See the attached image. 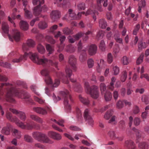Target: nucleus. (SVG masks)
Returning a JSON list of instances; mask_svg holds the SVG:
<instances>
[{
	"mask_svg": "<svg viewBox=\"0 0 149 149\" xmlns=\"http://www.w3.org/2000/svg\"><path fill=\"white\" fill-rule=\"evenodd\" d=\"M17 53L16 52L13 51L10 53L9 57L14 56L15 58L12 60L13 63H18L22 61L26 60L28 56H29L32 61L34 63L42 65L43 66H49L50 65L57 68L58 62L55 60L52 61L43 57L41 58H39L36 53H33L31 52L27 53L25 52L24 55H20L16 56Z\"/></svg>",
	"mask_w": 149,
	"mask_h": 149,
	"instance_id": "nucleus-1",
	"label": "nucleus"
},
{
	"mask_svg": "<svg viewBox=\"0 0 149 149\" xmlns=\"http://www.w3.org/2000/svg\"><path fill=\"white\" fill-rule=\"evenodd\" d=\"M49 71L46 68L43 69L41 72V74L45 77V80L46 84L51 85L52 88L49 89L48 87H46L45 88V93L49 96H50L52 95V91L54 90V87H56L59 84L60 81L59 79H56L55 80V82L53 84L52 80L49 74Z\"/></svg>",
	"mask_w": 149,
	"mask_h": 149,
	"instance_id": "nucleus-2",
	"label": "nucleus"
},
{
	"mask_svg": "<svg viewBox=\"0 0 149 149\" xmlns=\"http://www.w3.org/2000/svg\"><path fill=\"white\" fill-rule=\"evenodd\" d=\"M2 29L5 33L7 34L10 41H13V39L16 41H19L20 40L21 35L18 30L16 29L13 30V36L8 34L9 26L7 23L5 22H3L2 23Z\"/></svg>",
	"mask_w": 149,
	"mask_h": 149,
	"instance_id": "nucleus-3",
	"label": "nucleus"
},
{
	"mask_svg": "<svg viewBox=\"0 0 149 149\" xmlns=\"http://www.w3.org/2000/svg\"><path fill=\"white\" fill-rule=\"evenodd\" d=\"M84 85L85 91L87 94L95 99L98 97L99 93L97 86L94 85L90 87L88 82L86 80L84 81Z\"/></svg>",
	"mask_w": 149,
	"mask_h": 149,
	"instance_id": "nucleus-4",
	"label": "nucleus"
},
{
	"mask_svg": "<svg viewBox=\"0 0 149 149\" xmlns=\"http://www.w3.org/2000/svg\"><path fill=\"white\" fill-rule=\"evenodd\" d=\"M61 95L63 97L64 100V103L65 108L69 112L71 109V107L70 103L72 102L73 99L71 97L69 92L67 90H65L60 92Z\"/></svg>",
	"mask_w": 149,
	"mask_h": 149,
	"instance_id": "nucleus-5",
	"label": "nucleus"
},
{
	"mask_svg": "<svg viewBox=\"0 0 149 149\" xmlns=\"http://www.w3.org/2000/svg\"><path fill=\"white\" fill-rule=\"evenodd\" d=\"M32 136L35 139L40 142L50 144L53 143L45 134L40 132H34L32 133Z\"/></svg>",
	"mask_w": 149,
	"mask_h": 149,
	"instance_id": "nucleus-6",
	"label": "nucleus"
},
{
	"mask_svg": "<svg viewBox=\"0 0 149 149\" xmlns=\"http://www.w3.org/2000/svg\"><path fill=\"white\" fill-rule=\"evenodd\" d=\"M44 0H33L32 3L34 5L39 4V5L35 7L33 10L34 15L36 16H38L40 14L41 11L45 12L47 8L45 6H42L44 3Z\"/></svg>",
	"mask_w": 149,
	"mask_h": 149,
	"instance_id": "nucleus-7",
	"label": "nucleus"
},
{
	"mask_svg": "<svg viewBox=\"0 0 149 149\" xmlns=\"http://www.w3.org/2000/svg\"><path fill=\"white\" fill-rule=\"evenodd\" d=\"M65 72L66 74L65 76L64 74L61 72L57 73V75L58 77L61 79H62V77H65V78H67V79H63V82L65 84H68L69 82L68 78H70L72 74V71L70 68L67 67L65 70Z\"/></svg>",
	"mask_w": 149,
	"mask_h": 149,
	"instance_id": "nucleus-8",
	"label": "nucleus"
},
{
	"mask_svg": "<svg viewBox=\"0 0 149 149\" xmlns=\"http://www.w3.org/2000/svg\"><path fill=\"white\" fill-rule=\"evenodd\" d=\"M33 110L36 113L42 115L47 114L48 112H51V110L49 107L46 106L44 108L35 107L33 108Z\"/></svg>",
	"mask_w": 149,
	"mask_h": 149,
	"instance_id": "nucleus-9",
	"label": "nucleus"
},
{
	"mask_svg": "<svg viewBox=\"0 0 149 149\" xmlns=\"http://www.w3.org/2000/svg\"><path fill=\"white\" fill-rule=\"evenodd\" d=\"M82 48L81 40L79 41L78 44V49L80 54L79 59L81 62H83L86 59V51L85 49L81 50Z\"/></svg>",
	"mask_w": 149,
	"mask_h": 149,
	"instance_id": "nucleus-10",
	"label": "nucleus"
},
{
	"mask_svg": "<svg viewBox=\"0 0 149 149\" xmlns=\"http://www.w3.org/2000/svg\"><path fill=\"white\" fill-rule=\"evenodd\" d=\"M84 117L86 124L91 126H93L94 124V121L90 115L89 111L88 109L85 110Z\"/></svg>",
	"mask_w": 149,
	"mask_h": 149,
	"instance_id": "nucleus-11",
	"label": "nucleus"
},
{
	"mask_svg": "<svg viewBox=\"0 0 149 149\" xmlns=\"http://www.w3.org/2000/svg\"><path fill=\"white\" fill-rule=\"evenodd\" d=\"M10 111L16 115L21 120L23 121H24L26 120V117L24 112L12 108L10 109Z\"/></svg>",
	"mask_w": 149,
	"mask_h": 149,
	"instance_id": "nucleus-12",
	"label": "nucleus"
},
{
	"mask_svg": "<svg viewBox=\"0 0 149 149\" xmlns=\"http://www.w3.org/2000/svg\"><path fill=\"white\" fill-rule=\"evenodd\" d=\"M76 14L75 13L73 10L69 9L67 13L64 17V19H69L71 20H77Z\"/></svg>",
	"mask_w": 149,
	"mask_h": 149,
	"instance_id": "nucleus-13",
	"label": "nucleus"
},
{
	"mask_svg": "<svg viewBox=\"0 0 149 149\" xmlns=\"http://www.w3.org/2000/svg\"><path fill=\"white\" fill-rule=\"evenodd\" d=\"M35 45L34 42L31 39L28 40L26 44L24 43L22 45V49L24 51H27L30 47H33Z\"/></svg>",
	"mask_w": 149,
	"mask_h": 149,
	"instance_id": "nucleus-14",
	"label": "nucleus"
},
{
	"mask_svg": "<svg viewBox=\"0 0 149 149\" xmlns=\"http://www.w3.org/2000/svg\"><path fill=\"white\" fill-rule=\"evenodd\" d=\"M68 63L72 67L73 70L76 71L77 67L76 66V59L73 55H70L69 58Z\"/></svg>",
	"mask_w": 149,
	"mask_h": 149,
	"instance_id": "nucleus-15",
	"label": "nucleus"
},
{
	"mask_svg": "<svg viewBox=\"0 0 149 149\" xmlns=\"http://www.w3.org/2000/svg\"><path fill=\"white\" fill-rule=\"evenodd\" d=\"M48 135L51 138L56 140H59L61 139V136L60 134L54 132H49Z\"/></svg>",
	"mask_w": 149,
	"mask_h": 149,
	"instance_id": "nucleus-16",
	"label": "nucleus"
},
{
	"mask_svg": "<svg viewBox=\"0 0 149 149\" xmlns=\"http://www.w3.org/2000/svg\"><path fill=\"white\" fill-rule=\"evenodd\" d=\"M60 17V12L58 10H53L51 14V18L54 21L59 18Z\"/></svg>",
	"mask_w": 149,
	"mask_h": 149,
	"instance_id": "nucleus-17",
	"label": "nucleus"
},
{
	"mask_svg": "<svg viewBox=\"0 0 149 149\" xmlns=\"http://www.w3.org/2000/svg\"><path fill=\"white\" fill-rule=\"evenodd\" d=\"M124 146L127 149H131L135 146L133 141L131 140H128L125 141Z\"/></svg>",
	"mask_w": 149,
	"mask_h": 149,
	"instance_id": "nucleus-18",
	"label": "nucleus"
},
{
	"mask_svg": "<svg viewBox=\"0 0 149 149\" xmlns=\"http://www.w3.org/2000/svg\"><path fill=\"white\" fill-rule=\"evenodd\" d=\"M11 125L10 123L7 124L6 126L3 127L1 130L2 134L6 135H8L10 133V129Z\"/></svg>",
	"mask_w": 149,
	"mask_h": 149,
	"instance_id": "nucleus-19",
	"label": "nucleus"
},
{
	"mask_svg": "<svg viewBox=\"0 0 149 149\" xmlns=\"http://www.w3.org/2000/svg\"><path fill=\"white\" fill-rule=\"evenodd\" d=\"M97 47L94 44L90 45L88 48V53L90 55H93L95 54L97 52Z\"/></svg>",
	"mask_w": 149,
	"mask_h": 149,
	"instance_id": "nucleus-20",
	"label": "nucleus"
},
{
	"mask_svg": "<svg viewBox=\"0 0 149 149\" xmlns=\"http://www.w3.org/2000/svg\"><path fill=\"white\" fill-rule=\"evenodd\" d=\"M107 0H98L97 1V6L96 8L97 10L101 11L102 9H101V3L103 4V6L104 7L107 6Z\"/></svg>",
	"mask_w": 149,
	"mask_h": 149,
	"instance_id": "nucleus-21",
	"label": "nucleus"
},
{
	"mask_svg": "<svg viewBox=\"0 0 149 149\" xmlns=\"http://www.w3.org/2000/svg\"><path fill=\"white\" fill-rule=\"evenodd\" d=\"M19 26L20 29L26 31L29 29V24L25 21H21L19 23Z\"/></svg>",
	"mask_w": 149,
	"mask_h": 149,
	"instance_id": "nucleus-22",
	"label": "nucleus"
},
{
	"mask_svg": "<svg viewBox=\"0 0 149 149\" xmlns=\"http://www.w3.org/2000/svg\"><path fill=\"white\" fill-rule=\"evenodd\" d=\"M30 118L32 120L38 122L42 124L43 123V120L42 119L36 115L31 114L30 116Z\"/></svg>",
	"mask_w": 149,
	"mask_h": 149,
	"instance_id": "nucleus-23",
	"label": "nucleus"
},
{
	"mask_svg": "<svg viewBox=\"0 0 149 149\" xmlns=\"http://www.w3.org/2000/svg\"><path fill=\"white\" fill-rule=\"evenodd\" d=\"M116 80V79L114 77H113L111 78V81L107 86V88L109 90L112 91L113 90L114 88V83Z\"/></svg>",
	"mask_w": 149,
	"mask_h": 149,
	"instance_id": "nucleus-24",
	"label": "nucleus"
},
{
	"mask_svg": "<svg viewBox=\"0 0 149 149\" xmlns=\"http://www.w3.org/2000/svg\"><path fill=\"white\" fill-rule=\"evenodd\" d=\"M14 122L18 126L21 128L23 129L26 128V125L24 124V123L22 122L17 118H16Z\"/></svg>",
	"mask_w": 149,
	"mask_h": 149,
	"instance_id": "nucleus-25",
	"label": "nucleus"
},
{
	"mask_svg": "<svg viewBox=\"0 0 149 149\" xmlns=\"http://www.w3.org/2000/svg\"><path fill=\"white\" fill-rule=\"evenodd\" d=\"M6 117L9 120L13 122H14L16 120V118H17L16 116H13L12 114L8 111L6 113Z\"/></svg>",
	"mask_w": 149,
	"mask_h": 149,
	"instance_id": "nucleus-26",
	"label": "nucleus"
},
{
	"mask_svg": "<svg viewBox=\"0 0 149 149\" xmlns=\"http://www.w3.org/2000/svg\"><path fill=\"white\" fill-rule=\"evenodd\" d=\"M79 97L80 101L84 104L86 105L89 104L90 101L88 98H84L81 95H79Z\"/></svg>",
	"mask_w": 149,
	"mask_h": 149,
	"instance_id": "nucleus-27",
	"label": "nucleus"
},
{
	"mask_svg": "<svg viewBox=\"0 0 149 149\" xmlns=\"http://www.w3.org/2000/svg\"><path fill=\"white\" fill-rule=\"evenodd\" d=\"M25 12L24 15L26 18L30 19L33 17V15L31 12L26 9V8H24Z\"/></svg>",
	"mask_w": 149,
	"mask_h": 149,
	"instance_id": "nucleus-28",
	"label": "nucleus"
},
{
	"mask_svg": "<svg viewBox=\"0 0 149 149\" xmlns=\"http://www.w3.org/2000/svg\"><path fill=\"white\" fill-rule=\"evenodd\" d=\"M13 135L17 139H20L21 136V132L17 129H14L13 130Z\"/></svg>",
	"mask_w": 149,
	"mask_h": 149,
	"instance_id": "nucleus-29",
	"label": "nucleus"
},
{
	"mask_svg": "<svg viewBox=\"0 0 149 149\" xmlns=\"http://www.w3.org/2000/svg\"><path fill=\"white\" fill-rule=\"evenodd\" d=\"M99 26L102 29H105L107 26V23L104 19H100L99 21Z\"/></svg>",
	"mask_w": 149,
	"mask_h": 149,
	"instance_id": "nucleus-30",
	"label": "nucleus"
},
{
	"mask_svg": "<svg viewBox=\"0 0 149 149\" xmlns=\"http://www.w3.org/2000/svg\"><path fill=\"white\" fill-rule=\"evenodd\" d=\"M104 97L106 101H109L111 100L112 98L111 93L109 91H107L104 94Z\"/></svg>",
	"mask_w": 149,
	"mask_h": 149,
	"instance_id": "nucleus-31",
	"label": "nucleus"
},
{
	"mask_svg": "<svg viewBox=\"0 0 149 149\" xmlns=\"http://www.w3.org/2000/svg\"><path fill=\"white\" fill-rule=\"evenodd\" d=\"M82 88L79 83H76L75 84L74 86V90L75 91L80 93L82 91Z\"/></svg>",
	"mask_w": 149,
	"mask_h": 149,
	"instance_id": "nucleus-32",
	"label": "nucleus"
},
{
	"mask_svg": "<svg viewBox=\"0 0 149 149\" xmlns=\"http://www.w3.org/2000/svg\"><path fill=\"white\" fill-rule=\"evenodd\" d=\"M65 37L64 36H62L60 37V40L61 42V45L59 46V48L60 51H62L64 48V46L63 45L62 43L65 40Z\"/></svg>",
	"mask_w": 149,
	"mask_h": 149,
	"instance_id": "nucleus-33",
	"label": "nucleus"
},
{
	"mask_svg": "<svg viewBox=\"0 0 149 149\" xmlns=\"http://www.w3.org/2000/svg\"><path fill=\"white\" fill-rule=\"evenodd\" d=\"M76 112L77 114V117L79 121L81 122L83 120L82 114L80 109L79 108L76 109Z\"/></svg>",
	"mask_w": 149,
	"mask_h": 149,
	"instance_id": "nucleus-34",
	"label": "nucleus"
},
{
	"mask_svg": "<svg viewBox=\"0 0 149 149\" xmlns=\"http://www.w3.org/2000/svg\"><path fill=\"white\" fill-rule=\"evenodd\" d=\"M34 99L35 101L37 102L40 104H44L45 103V100H44L36 96H34Z\"/></svg>",
	"mask_w": 149,
	"mask_h": 149,
	"instance_id": "nucleus-35",
	"label": "nucleus"
},
{
	"mask_svg": "<svg viewBox=\"0 0 149 149\" xmlns=\"http://www.w3.org/2000/svg\"><path fill=\"white\" fill-rule=\"evenodd\" d=\"M113 111L111 109L108 111L104 116V118L106 120H108L112 116L113 114Z\"/></svg>",
	"mask_w": 149,
	"mask_h": 149,
	"instance_id": "nucleus-36",
	"label": "nucleus"
},
{
	"mask_svg": "<svg viewBox=\"0 0 149 149\" xmlns=\"http://www.w3.org/2000/svg\"><path fill=\"white\" fill-rule=\"evenodd\" d=\"M24 141L27 142L31 143L33 141V139L32 137L27 134L24 135Z\"/></svg>",
	"mask_w": 149,
	"mask_h": 149,
	"instance_id": "nucleus-37",
	"label": "nucleus"
},
{
	"mask_svg": "<svg viewBox=\"0 0 149 149\" xmlns=\"http://www.w3.org/2000/svg\"><path fill=\"white\" fill-rule=\"evenodd\" d=\"M100 88L101 94H104L106 90V86L105 84L103 83H101L100 85Z\"/></svg>",
	"mask_w": 149,
	"mask_h": 149,
	"instance_id": "nucleus-38",
	"label": "nucleus"
},
{
	"mask_svg": "<svg viewBox=\"0 0 149 149\" xmlns=\"http://www.w3.org/2000/svg\"><path fill=\"white\" fill-rule=\"evenodd\" d=\"M38 26L39 28L40 29H44L47 27V25L45 22L41 21L38 24Z\"/></svg>",
	"mask_w": 149,
	"mask_h": 149,
	"instance_id": "nucleus-39",
	"label": "nucleus"
},
{
	"mask_svg": "<svg viewBox=\"0 0 149 149\" xmlns=\"http://www.w3.org/2000/svg\"><path fill=\"white\" fill-rule=\"evenodd\" d=\"M0 65L6 68H11V64L8 62H4L2 61H0Z\"/></svg>",
	"mask_w": 149,
	"mask_h": 149,
	"instance_id": "nucleus-40",
	"label": "nucleus"
},
{
	"mask_svg": "<svg viewBox=\"0 0 149 149\" xmlns=\"http://www.w3.org/2000/svg\"><path fill=\"white\" fill-rule=\"evenodd\" d=\"M104 36V33L102 30H100L97 32L96 36V38L97 40H100L102 39Z\"/></svg>",
	"mask_w": 149,
	"mask_h": 149,
	"instance_id": "nucleus-41",
	"label": "nucleus"
},
{
	"mask_svg": "<svg viewBox=\"0 0 149 149\" xmlns=\"http://www.w3.org/2000/svg\"><path fill=\"white\" fill-rule=\"evenodd\" d=\"M121 62L123 65H127L129 63V58L126 56H123L121 59Z\"/></svg>",
	"mask_w": 149,
	"mask_h": 149,
	"instance_id": "nucleus-42",
	"label": "nucleus"
},
{
	"mask_svg": "<svg viewBox=\"0 0 149 149\" xmlns=\"http://www.w3.org/2000/svg\"><path fill=\"white\" fill-rule=\"evenodd\" d=\"M84 35V33L81 32H80L77 33L75 35L73 36V37L75 39V40L76 41L79 40Z\"/></svg>",
	"mask_w": 149,
	"mask_h": 149,
	"instance_id": "nucleus-43",
	"label": "nucleus"
},
{
	"mask_svg": "<svg viewBox=\"0 0 149 149\" xmlns=\"http://www.w3.org/2000/svg\"><path fill=\"white\" fill-rule=\"evenodd\" d=\"M139 147L141 149H148V146L147 143L145 142H142L140 143Z\"/></svg>",
	"mask_w": 149,
	"mask_h": 149,
	"instance_id": "nucleus-44",
	"label": "nucleus"
},
{
	"mask_svg": "<svg viewBox=\"0 0 149 149\" xmlns=\"http://www.w3.org/2000/svg\"><path fill=\"white\" fill-rule=\"evenodd\" d=\"M46 49L49 54H52L54 51L53 47L49 44L46 45Z\"/></svg>",
	"mask_w": 149,
	"mask_h": 149,
	"instance_id": "nucleus-45",
	"label": "nucleus"
},
{
	"mask_svg": "<svg viewBox=\"0 0 149 149\" xmlns=\"http://www.w3.org/2000/svg\"><path fill=\"white\" fill-rule=\"evenodd\" d=\"M37 49L38 52L41 54L44 53L45 51L44 47L40 44H39L38 45Z\"/></svg>",
	"mask_w": 149,
	"mask_h": 149,
	"instance_id": "nucleus-46",
	"label": "nucleus"
},
{
	"mask_svg": "<svg viewBox=\"0 0 149 149\" xmlns=\"http://www.w3.org/2000/svg\"><path fill=\"white\" fill-rule=\"evenodd\" d=\"M65 50L66 52L69 53H72L74 51V47L71 45H67L66 47Z\"/></svg>",
	"mask_w": 149,
	"mask_h": 149,
	"instance_id": "nucleus-47",
	"label": "nucleus"
},
{
	"mask_svg": "<svg viewBox=\"0 0 149 149\" xmlns=\"http://www.w3.org/2000/svg\"><path fill=\"white\" fill-rule=\"evenodd\" d=\"M98 14V12L95 10H91L90 9H88L85 13V15L87 16L90 14Z\"/></svg>",
	"mask_w": 149,
	"mask_h": 149,
	"instance_id": "nucleus-48",
	"label": "nucleus"
},
{
	"mask_svg": "<svg viewBox=\"0 0 149 149\" xmlns=\"http://www.w3.org/2000/svg\"><path fill=\"white\" fill-rule=\"evenodd\" d=\"M132 130L136 133V135L137 138L139 139L141 137V132L140 130H139L134 127L133 128Z\"/></svg>",
	"mask_w": 149,
	"mask_h": 149,
	"instance_id": "nucleus-49",
	"label": "nucleus"
},
{
	"mask_svg": "<svg viewBox=\"0 0 149 149\" xmlns=\"http://www.w3.org/2000/svg\"><path fill=\"white\" fill-rule=\"evenodd\" d=\"M107 60L108 63L110 64L112 63L113 61V56L111 53H109L107 55Z\"/></svg>",
	"mask_w": 149,
	"mask_h": 149,
	"instance_id": "nucleus-50",
	"label": "nucleus"
},
{
	"mask_svg": "<svg viewBox=\"0 0 149 149\" xmlns=\"http://www.w3.org/2000/svg\"><path fill=\"white\" fill-rule=\"evenodd\" d=\"M63 32L64 34L66 35L72 33V30L67 27L63 29Z\"/></svg>",
	"mask_w": 149,
	"mask_h": 149,
	"instance_id": "nucleus-51",
	"label": "nucleus"
},
{
	"mask_svg": "<svg viewBox=\"0 0 149 149\" xmlns=\"http://www.w3.org/2000/svg\"><path fill=\"white\" fill-rule=\"evenodd\" d=\"M127 73L125 71H123L122 73L121 77V80L122 81H125L127 78Z\"/></svg>",
	"mask_w": 149,
	"mask_h": 149,
	"instance_id": "nucleus-52",
	"label": "nucleus"
},
{
	"mask_svg": "<svg viewBox=\"0 0 149 149\" xmlns=\"http://www.w3.org/2000/svg\"><path fill=\"white\" fill-rule=\"evenodd\" d=\"M51 120L54 122L55 123H57L59 125L61 126H64V125H63V123H64V121L63 120H59L58 121H57L55 119L52 118L51 119Z\"/></svg>",
	"mask_w": 149,
	"mask_h": 149,
	"instance_id": "nucleus-53",
	"label": "nucleus"
},
{
	"mask_svg": "<svg viewBox=\"0 0 149 149\" xmlns=\"http://www.w3.org/2000/svg\"><path fill=\"white\" fill-rule=\"evenodd\" d=\"M100 48L102 51H104L105 50V45L104 41L102 40L100 44Z\"/></svg>",
	"mask_w": 149,
	"mask_h": 149,
	"instance_id": "nucleus-54",
	"label": "nucleus"
},
{
	"mask_svg": "<svg viewBox=\"0 0 149 149\" xmlns=\"http://www.w3.org/2000/svg\"><path fill=\"white\" fill-rule=\"evenodd\" d=\"M45 39L47 41L52 44H54L55 43V41L50 36H47Z\"/></svg>",
	"mask_w": 149,
	"mask_h": 149,
	"instance_id": "nucleus-55",
	"label": "nucleus"
},
{
	"mask_svg": "<svg viewBox=\"0 0 149 149\" xmlns=\"http://www.w3.org/2000/svg\"><path fill=\"white\" fill-rule=\"evenodd\" d=\"M85 3L83 2L79 3L77 6V9L79 10H84L85 8Z\"/></svg>",
	"mask_w": 149,
	"mask_h": 149,
	"instance_id": "nucleus-56",
	"label": "nucleus"
},
{
	"mask_svg": "<svg viewBox=\"0 0 149 149\" xmlns=\"http://www.w3.org/2000/svg\"><path fill=\"white\" fill-rule=\"evenodd\" d=\"M113 74L115 75H117L119 72V68L116 65L113 67Z\"/></svg>",
	"mask_w": 149,
	"mask_h": 149,
	"instance_id": "nucleus-57",
	"label": "nucleus"
},
{
	"mask_svg": "<svg viewBox=\"0 0 149 149\" xmlns=\"http://www.w3.org/2000/svg\"><path fill=\"white\" fill-rule=\"evenodd\" d=\"M108 135L112 139H114L117 138V137L116 136L113 130L109 131L108 133Z\"/></svg>",
	"mask_w": 149,
	"mask_h": 149,
	"instance_id": "nucleus-58",
	"label": "nucleus"
},
{
	"mask_svg": "<svg viewBox=\"0 0 149 149\" xmlns=\"http://www.w3.org/2000/svg\"><path fill=\"white\" fill-rule=\"evenodd\" d=\"M124 106V102L121 100H119L116 103V107L118 109H120L123 108Z\"/></svg>",
	"mask_w": 149,
	"mask_h": 149,
	"instance_id": "nucleus-59",
	"label": "nucleus"
},
{
	"mask_svg": "<svg viewBox=\"0 0 149 149\" xmlns=\"http://www.w3.org/2000/svg\"><path fill=\"white\" fill-rule=\"evenodd\" d=\"M147 46L145 42H140L138 46L139 49L141 50L143 48H146Z\"/></svg>",
	"mask_w": 149,
	"mask_h": 149,
	"instance_id": "nucleus-60",
	"label": "nucleus"
},
{
	"mask_svg": "<svg viewBox=\"0 0 149 149\" xmlns=\"http://www.w3.org/2000/svg\"><path fill=\"white\" fill-rule=\"evenodd\" d=\"M141 100L142 102L146 104H147L148 103V97L146 95H144L142 96Z\"/></svg>",
	"mask_w": 149,
	"mask_h": 149,
	"instance_id": "nucleus-61",
	"label": "nucleus"
},
{
	"mask_svg": "<svg viewBox=\"0 0 149 149\" xmlns=\"http://www.w3.org/2000/svg\"><path fill=\"white\" fill-rule=\"evenodd\" d=\"M94 61L93 59L91 58L89 59L87 61V63L88 67L89 68H92L94 64Z\"/></svg>",
	"mask_w": 149,
	"mask_h": 149,
	"instance_id": "nucleus-62",
	"label": "nucleus"
},
{
	"mask_svg": "<svg viewBox=\"0 0 149 149\" xmlns=\"http://www.w3.org/2000/svg\"><path fill=\"white\" fill-rule=\"evenodd\" d=\"M140 28V25L139 24H138L136 25L133 31V35H136L137 34V32L139 29Z\"/></svg>",
	"mask_w": 149,
	"mask_h": 149,
	"instance_id": "nucleus-63",
	"label": "nucleus"
},
{
	"mask_svg": "<svg viewBox=\"0 0 149 149\" xmlns=\"http://www.w3.org/2000/svg\"><path fill=\"white\" fill-rule=\"evenodd\" d=\"M26 128L28 130H31L33 129V122L31 123H29L26 122Z\"/></svg>",
	"mask_w": 149,
	"mask_h": 149,
	"instance_id": "nucleus-64",
	"label": "nucleus"
}]
</instances>
